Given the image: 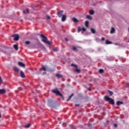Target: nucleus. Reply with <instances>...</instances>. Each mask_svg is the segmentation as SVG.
<instances>
[{
	"label": "nucleus",
	"instance_id": "f257e3e1",
	"mask_svg": "<svg viewBox=\"0 0 129 129\" xmlns=\"http://www.w3.org/2000/svg\"><path fill=\"white\" fill-rule=\"evenodd\" d=\"M40 37L42 38L41 40L42 42H43V43H45V44H47V45H51V42L48 40V38L44 36V35L40 34Z\"/></svg>",
	"mask_w": 129,
	"mask_h": 129
},
{
	"label": "nucleus",
	"instance_id": "f03ea898",
	"mask_svg": "<svg viewBox=\"0 0 129 129\" xmlns=\"http://www.w3.org/2000/svg\"><path fill=\"white\" fill-rule=\"evenodd\" d=\"M104 99L105 101H108V102L112 104V105H114V100L112 98H109L107 96H105L104 97Z\"/></svg>",
	"mask_w": 129,
	"mask_h": 129
},
{
	"label": "nucleus",
	"instance_id": "7ed1b4c3",
	"mask_svg": "<svg viewBox=\"0 0 129 129\" xmlns=\"http://www.w3.org/2000/svg\"><path fill=\"white\" fill-rule=\"evenodd\" d=\"M51 92H52V93H54V94H56V95H58V96L63 97V95H62V94H61L60 91L58 90L57 88H55V89L52 90Z\"/></svg>",
	"mask_w": 129,
	"mask_h": 129
},
{
	"label": "nucleus",
	"instance_id": "20e7f679",
	"mask_svg": "<svg viewBox=\"0 0 129 129\" xmlns=\"http://www.w3.org/2000/svg\"><path fill=\"white\" fill-rule=\"evenodd\" d=\"M12 37H13L14 41H19V39H20V35L19 34H14L12 36Z\"/></svg>",
	"mask_w": 129,
	"mask_h": 129
},
{
	"label": "nucleus",
	"instance_id": "39448f33",
	"mask_svg": "<svg viewBox=\"0 0 129 129\" xmlns=\"http://www.w3.org/2000/svg\"><path fill=\"white\" fill-rule=\"evenodd\" d=\"M81 31H83V32H85V31H86V29H85L84 27L81 28L79 27L78 28V33H80V32H81Z\"/></svg>",
	"mask_w": 129,
	"mask_h": 129
},
{
	"label": "nucleus",
	"instance_id": "423d86ee",
	"mask_svg": "<svg viewBox=\"0 0 129 129\" xmlns=\"http://www.w3.org/2000/svg\"><path fill=\"white\" fill-rule=\"evenodd\" d=\"M41 67V69L43 71H47V70L49 69V68L47 66L42 65Z\"/></svg>",
	"mask_w": 129,
	"mask_h": 129
},
{
	"label": "nucleus",
	"instance_id": "0eeeda50",
	"mask_svg": "<svg viewBox=\"0 0 129 129\" xmlns=\"http://www.w3.org/2000/svg\"><path fill=\"white\" fill-rule=\"evenodd\" d=\"M53 103V100L49 99L47 100V105L48 106H51Z\"/></svg>",
	"mask_w": 129,
	"mask_h": 129
},
{
	"label": "nucleus",
	"instance_id": "6e6552de",
	"mask_svg": "<svg viewBox=\"0 0 129 129\" xmlns=\"http://www.w3.org/2000/svg\"><path fill=\"white\" fill-rule=\"evenodd\" d=\"M57 16L58 18H61L63 16V11H60L57 12Z\"/></svg>",
	"mask_w": 129,
	"mask_h": 129
},
{
	"label": "nucleus",
	"instance_id": "1a4fd4ad",
	"mask_svg": "<svg viewBox=\"0 0 129 129\" xmlns=\"http://www.w3.org/2000/svg\"><path fill=\"white\" fill-rule=\"evenodd\" d=\"M20 76L22 77V78H25L26 76L25 75V73H24V72L22 71H21L20 72Z\"/></svg>",
	"mask_w": 129,
	"mask_h": 129
},
{
	"label": "nucleus",
	"instance_id": "9d476101",
	"mask_svg": "<svg viewBox=\"0 0 129 129\" xmlns=\"http://www.w3.org/2000/svg\"><path fill=\"white\" fill-rule=\"evenodd\" d=\"M18 65L20 66V67H25V64L21 61L18 62Z\"/></svg>",
	"mask_w": 129,
	"mask_h": 129
},
{
	"label": "nucleus",
	"instance_id": "9b49d317",
	"mask_svg": "<svg viewBox=\"0 0 129 129\" xmlns=\"http://www.w3.org/2000/svg\"><path fill=\"white\" fill-rule=\"evenodd\" d=\"M116 105H118V106H119V105H121V104H123V102L122 101H118L116 102Z\"/></svg>",
	"mask_w": 129,
	"mask_h": 129
},
{
	"label": "nucleus",
	"instance_id": "f8f14e48",
	"mask_svg": "<svg viewBox=\"0 0 129 129\" xmlns=\"http://www.w3.org/2000/svg\"><path fill=\"white\" fill-rule=\"evenodd\" d=\"M66 21V15H62V16H61V21L62 22H65Z\"/></svg>",
	"mask_w": 129,
	"mask_h": 129
},
{
	"label": "nucleus",
	"instance_id": "ddd939ff",
	"mask_svg": "<svg viewBox=\"0 0 129 129\" xmlns=\"http://www.w3.org/2000/svg\"><path fill=\"white\" fill-rule=\"evenodd\" d=\"M110 34H113L115 33V29L113 27H111V30L110 31Z\"/></svg>",
	"mask_w": 129,
	"mask_h": 129
},
{
	"label": "nucleus",
	"instance_id": "4468645a",
	"mask_svg": "<svg viewBox=\"0 0 129 129\" xmlns=\"http://www.w3.org/2000/svg\"><path fill=\"white\" fill-rule=\"evenodd\" d=\"M72 21H73V22H74V23H78V22H79V20H78L75 17L73 18Z\"/></svg>",
	"mask_w": 129,
	"mask_h": 129
},
{
	"label": "nucleus",
	"instance_id": "2eb2a0df",
	"mask_svg": "<svg viewBox=\"0 0 129 129\" xmlns=\"http://www.w3.org/2000/svg\"><path fill=\"white\" fill-rule=\"evenodd\" d=\"M23 14H29L30 13V10H29V9H26V11L24 10L23 11Z\"/></svg>",
	"mask_w": 129,
	"mask_h": 129
},
{
	"label": "nucleus",
	"instance_id": "dca6fc26",
	"mask_svg": "<svg viewBox=\"0 0 129 129\" xmlns=\"http://www.w3.org/2000/svg\"><path fill=\"white\" fill-rule=\"evenodd\" d=\"M5 92L6 90H5V89H0V94H5Z\"/></svg>",
	"mask_w": 129,
	"mask_h": 129
},
{
	"label": "nucleus",
	"instance_id": "f3484780",
	"mask_svg": "<svg viewBox=\"0 0 129 129\" xmlns=\"http://www.w3.org/2000/svg\"><path fill=\"white\" fill-rule=\"evenodd\" d=\"M13 70L15 71L16 72H19L20 71V70L17 67H14Z\"/></svg>",
	"mask_w": 129,
	"mask_h": 129
},
{
	"label": "nucleus",
	"instance_id": "a211bd4d",
	"mask_svg": "<svg viewBox=\"0 0 129 129\" xmlns=\"http://www.w3.org/2000/svg\"><path fill=\"white\" fill-rule=\"evenodd\" d=\"M13 47H14V49H15L16 50V51H18V50H19V47H18V45L14 44Z\"/></svg>",
	"mask_w": 129,
	"mask_h": 129
},
{
	"label": "nucleus",
	"instance_id": "6ab92c4d",
	"mask_svg": "<svg viewBox=\"0 0 129 129\" xmlns=\"http://www.w3.org/2000/svg\"><path fill=\"white\" fill-rule=\"evenodd\" d=\"M74 95V94H72L71 95L69 96V99L67 100V101H69V100H70L71 98H72V96H73Z\"/></svg>",
	"mask_w": 129,
	"mask_h": 129
},
{
	"label": "nucleus",
	"instance_id": "aec40b11",
	"mask_svg": "<svg viewBox=\"0 0 129 129\" xmlns=\"http://www.w3.org/2000/svg\"><path fill=\"white\" fill-rule=\"evenodd\" d=\"M86 19H88V20H92V17L90 16V15H87Z\"/></svg>",
	"mask_w": 129,
	"mask_h": 129
},
{
	"label": "nucleus",
	"instance_id": "412c9836",
	"mask_svg": "<svg viewBox=\"0 0 129 129\" xmlns=\"http://www.w3.org/2000/svg\"><path fill=\"white\" fill-rule=\"evenodd\" d=\"M104 73V70H103V69H100L99 70V73H100V74H102V73Z\"/></svg>",
	"mask_w": 129,
	"mask_h": 129
},
{
	"label": "nucleus",
	"instance_id": "4be33fe9",
	"mask_svg": "<svg viewBox=\"0 0 129 129\" xmlns=\"http://www.w3.org/2000/svg\"><path fill=\"white\" fill-rule=\"evenodd\" d=\"M74 71L75 72H77V73H80V72H81V71H80V70H79V69H75V70H74Z\"/></svg>",
	"mask_w": 129,
	"mask_h": 129
},
{
	"label": "nucleus",
	"instance_id": "5701e85b",
	"mask_svg": "<svg viewBox=\"0 0 129 129\" xmlns=\"http://www.w3.org/2000/svg\"><path fill=\"white\" fill-rule=\"evenodd\" d=\"M91 32L92 34H95L96 33L95 30L93 28L91 29Z\"/></svg>",
	"mask_w": 129,
	"mask_h": 129
},
{
	"label": "nucleus",
	"instance_id": "b1692460",
	"mask_svg": "<svg viewBox=\"0 0 129 129\" xmlns=\"http://www.w3.org/2000/svg\"><path fill=\"white\" fill-rule=\"evenodd\" d=\"M55 76L57 78H62V75H61L60 74H56V75H55Z\"/></svg>",
	"mask_w": 129,
	"mask_h": 129
},
{
	"label": "nucleus",
	"instance_id": "393cba45",
	"mask_svg": "<svg viewBox=\"0 0 129 129\" xmlns=\"http://www.w3.org/2000/svg\"><path fill=\"white\" fill-rule=\"evenodd\" d=\"M105 42H106V45H109V44H112V42L108 41V40H106Z\"/></svg>",
	"mask_w": 129,
	"mask_h": 129
},
{
	"label": "nucleus",
	"instance_id": "a878e982",
	"mask_svg": "<svg viewBox=\"0 0 129 129\" xmlns=\"http://www.w3.org/2000/svg\"><path fill=\"white\" fill-rule=\"evenodd\" d=\"M108 92H109V94L110 95V96H112L113 95V92L112 91L108 90Z\"/></svg>",
	"mask_w": 129,
	"mask_h": 129
},
{
	"label": "nucleus",
	"instance_id": "bb28decb",
	"mask_svg": "<svg viewBox=\"0 0 129 129\" xmlns=\"http://www.w3.org/2000/svg\"><path fill=\"white\" fill-rule=\"evenodd\" d=\"M30 126H31V123H29L27 125L24 126V127L25 128H28V127H30Z\"/></svg>",
	"mask_w": 129,
	"mask_h": 129
},
{
	"label": "nucleus",
	"instance_id": "cd10ccee",
	"mask_svg": "<svg viewBox=\"0 0 129 129\" xmlns=\"http://www.w3.org/2000/svg\"><path fill=\"white\" fill-rule=\"evenodd\" d=\"M85 26L86 27V28H88V24H89V22L87 21H85Z\"/></svg>",
	"mask_w": 129,
	"mask_h": 129
},
{
	"label": "nucleus",
	"instance_id": "c85d7f7f",
	"mask_svg": "<svg viewBox=\"0 0 129 129\" xmlns=\"http://www.w3.org/2000/svg\"><path fill=\"white\" fill-rule=\"evenodd\" d=\"M90 15H94V11L90 10L89 12Z\"/></svg>",
	"mask_w": 129,
	"mask_h": 129
},
{
	"label": "nucleus",
	"instance_id": "c756f323",
	"mask_svg": "<svg viewBox=\"0 0 129 129\" xmlns=\"http://www.w3.org/2000/svg\"><path fill=\"white\" fill-rule=\"evenodd\" d=\"M25 45H30V44H31V42H30V41H26L25 42Z\"/></svg>",
	"mask_w": 129,
	"mask_h": 129
},
{
	"label": "nucleus",
	"instance_id": "7c9ffc66",
	"mask_svg": "<svg viewBox=\"0 0 129 129\" xmlns=\"http://www.w3.org/2000/svg\"><path fill=\"white\" fill-rule=\"evenodd\" d=\"M73 51H77V48L75 46H74L73 47Z\"/></svg>",
	"mask_w": 129,
	"mask_h": 129
},
{
	"label": "nucleus",
	"instance_id": "2f4dec72",
	"mask_svg": "<svg viewBox=\"0 0 129 129\" xmlns=\"http://www.w3.org/2000/svg\"><path fill=\"white\" fill-rule=\"evenodd\" d=\"M0 84H3V79H2V77L0 76Z\"/></svg>",
	"mask_w": 129,
	"mask_h": 129
},
{
	"label": "nucleus",
	"instance_id": "473e14b6",
	"mask_svg": "<svg viewBox=\"0 0 129 129\" xmlns=\"http://www.w3.org/2000/svg\"><path fill=\"white\" fill-rule=\"evenodd\" d=\"M71 66H73L74 67H75V68H78L77 65L74 64L73 63L71 64Z\"/></svg>",
	"mask_w": 129,
	"mask_h": 129
},
{
	"label": "nucleus",
	"instance_id": "72a5a7b5",
	"mask_svg": "<svg viewBox=\"0 0 129 129\" xmlns=\"http://www.w3.org/2000/svg\"><path fill=\"white\" fill-rule=\"evenodd\" d=\"M53 51H55V52H57L58 51V48H54L53 49Z\"/></svg>",
	"mask_w": 129,
	"mask_h": 129
},
{
	"label": "nucleus",
	"instance_id": "f704fd0d",
	"mask_svg": "<svg viewBox=\"0 0 129 129\" xmlns=\"http://www.w3.org/2000/svg\"><path fill=\"white\" fill-rule=\"evenodd\" d=\"M46 18H47V20H50V16H49V15H47Z\"/></svg>",
	"mask_w": 129,
	"mask_h": 129
},
{
	"label": "nucleus",
	"instance_id": "c9c22d12",
	"mask_svg": "<svg viewBox=\"0 0 129 129\" xmlns=\"http://www.w3.org/2000/svg\"><path fill=\"white\" fill-rule=\"evenodd\" d=\"M114 127H117V124L116 123L114 124Z\"/></svg>",
	"mask_w": 129,
	"mask_h": 129
},
{
	"label": "nucleus",
	"instance_id": "e433bc0d",
	"mask_svg": "<svg viewBox=\"0 0 129 129\" xmlns=\"http://www.w3.org/2000/svg\"><path fill=\"white\" fill-rule=\"evenodd\" d=\"M101 40L102 41H104L105 39L104 38V37H102Z\"/></svg>",
	"mask_w": 129,
	"mask_h": 129
},
{
	"label": "nucleus",
	"instance_id": "4c0bfd02",
	"mask_svg": "<svg viewBox=\"0 0 129 129\" xmlns=\"http://www.w3.org/2000/svg\"><path fill=\"white\" fill-rule=\"evenodd\" d=\"M126 87H129V84L128 83L126 84Z\"/></svg>",
	"mask_w": 129,
	"mask_h": 129
},
{
	"label": "nucleus",
	"instance_id": "58836bf2",
	"mask_svg": "<svg viewBox=\"0 0 129 129\" xmlns=\"http://www.w3.org/2000/svg\"><path fill=\"white\" fill-rule=\"evenodd\" d=\"M88 90H89V91H91V89L88 88Z\"/></svg>",
	"mask_w": 129,
	"mask_h": 129
},
{
	"label": "nucleus",
	"instance_id": "ea45409f",
	"mask_svg": "<svg viewBox=\"0 0 129 129\" xmlns=\"http://www.w3.org/2000/svg\"><path fill=\"white\" fill-rule=\"evenodd\" d=\"M65 40H66V42H68V39L65 38Z\"/></svg>",
	"mask_w": 129,
	"mask_h": 129
},
{
	"label": "nucleus",
	"instance_id": "a19ab883",
	"mask_svg": "<svg viewBox=\"0 0 129 129\" xmlns=\"http://www.w3.org/2000/svg\"><path fill=\"white\" fill-rule=\"evenodd\" d=\"M79 105H80L79 104H76L75 106H79Z\"/></svg>",
	"mask_w": 129,
	"mask_h": 129
},
{
	"label": "nucleus",
	"instance_id": "79ce46f5",
	"mask_svg": "<svg viewBox=\"0 0 129 129\" xmlns=\"http://www.w3.org/2000/svg\"><path fill=\"white\" fill-rule=\"evenodd\" d=\"M44 74H46V73L44 72V73L42 74V75H44Z\"/></svg>",
	"mask_w": 129,
	"mask_h": 129
},
{
	"label": "nucleus",
	"instance_id": "37998d69",
	"mask_svg": "<svg viewBox=\"0 0 129 129\" xmlns=\"http://www.w3.org/2000/svg\"><path fill=\"white\" fill-rule=\"evenodd\" d=\"M1 117H2V115L0 113V118H1Z\"/></svg>",
	"mask_w": 129,
	"mask_h": 129
},
{
	"label": "nucleus",
	"instance_id": "c03bdc74",
	"mask_svg": "<svg viewBox=\"0 0 129 129\" xmlns=\"http://www.w3.org/2000/svg\"><path fill=\"white\" fill-rule=\"evenodd\" d=\"M20 3H21V4H22V3H23V2H22V0H21V1H20Z\"/></svg>",
	"mask_w": 129,
	"mask_h": 129
}]
</instances>
